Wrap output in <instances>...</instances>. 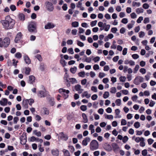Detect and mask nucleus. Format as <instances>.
I'll list each match as a JSON object with an SVG mask.
<instances>
[{"instance_id": "1", "label": "nucleus", "mask_w": 156, "mask_h": 156, "mask_svg": "<svg viewBox=\"0 0 156 156\" xmlns=\"http://www.w3.org/2000/svg\"><path fill=\"white\" fill-rule=\"evenodd\" d=\"M1 23L4 27L6 29H9L13 28L15 23V20L11 19L9 16L5 17V20H2Z\"/></svg>"}, {"instance_id": "2", "label": "nucleus", "mask_w": 156, "mask_h": 156, "mask_svg": "<svg viewBox=\"0 0 156 156\" xmlns=\"http://www.w3.org/2000/svg\"><path fill=\"white\" fill-rule=\"evenodd\" d=\"M29 31L31 33H36L37 32V23L36 22L32 21L29 23L28 26Z\"/></svg>"}, {"instance_id": "3", "label": "nucleus", "mask_w": 156, "mask_h": 156, "mask_svg": "<svg viewBox=\"0 0 156 156\" xmlns=\"http://www.w3.org/2000/svg\"><path fill=\"white\" fill-rule=\"evenodd\" d=\"M10 41V39L9 37H5L3 40L2 38H0V47L7 48L9 44Z\"/></svg>"}, {"instance_id": "4", "label": "nucleus", "mask_w": 156, "mask_h": 156, "mask_svg": "<svg viewBox=\"0 0 156 156\" xmlns=\"http://www.w3.org/2000/svg\"><path fill=\"white\" fill-rule=\"evenodd\" d=\"M59 92L61 95L58 94L57 97L60 98L63 97L64 99H66L68 97V90H66L63 88H60Z\"/></svg>"}, {"instance_id": "5", "label": "nucleus", "mask_w": 156, "mask_h": 156, "mask_svg": "<svg viewBox=\"0 0 156 156\" xmlns=\"http://www.w3.org/2000/svg\"><path fill=\"white\" fill-rule=\"evenodd\" d=\"M98 26L100 27V30L102 31L104 30L106 31L109 30L110 27V25L109 24H107L106 23H103L101 22H99L98 23Z\"/></svg>"}, {"instance_id": "6", "label": "nucleus", "mask_w": 156, "mask_h": 156, "mask_svg": "<svg viewBox=\"0 0 156 156\" xmlns=\"http://www.w3.org/2000/svg\"><path fill=\"white\" fill-rule=\"evenodd\" d=\"M99 144L98 141L95 140H93L90 144V148L92 151H94L98 148Z\"/></svg>"}, {"instance_id": "7", "label": "nucleus", "mask_w": 156, "mask_h": 156, "mask_svg": "<svg viewBox=\"0 0 156 156\" xmlns=\"http://www.w3.org/2000/svg\"><path fill=\"white\" fill-rule=\"evenodd\" d=\"M46 9L49 11H52L54 9V7L51 2L47 1L45 3Z\"/></svg>"}, {"instance_id": "8", "label": "nucleus", "mask_w": 156, "mask_h": 156, "mask_svg": "<svg viewBox=\"0 0 156 156\" xmlns=\"http://www.w3.org/2000/svg\"><path fill=\"white\" fill-rule=\"evenodd\" d=\"M144 81V78L140 76H138L136 77L134 80L133 83L136 85L139 84L140 83L143 82Z\"/></svg>"}, {"instance_id": "9", "label": "nucleus", "mask_w": 156, "mask_h": 156, "mask_svg": "<svg viewBox=\"0 0 156 156\" xmlns=\"http://www.w3.org/2000/svg\"><path fill=\"white\" fill-rule=\"evenodd\" d=\"M20 143L23 145H25L27 142V136L26 133H23L20 138Z\"/></svg>"}, {"instance_id": "10", "label": "nucleus", "mask_w": 156, "mask_h": 156, "mask_svg": "<svg viewBox=\"0 0 156 156\" xmlns=\"http://www.w3.org/2000/svg\"><path fill=\"white\" fill-rule=\"evenodd\" d=\"M47 99L51 106H53L55 105V102L54 101V98L51 97L50 95H48L47 96Z\"/></svg>"}, {"instance_id": "11", "label": "nucleus", "mask_w": 156, "mask_h": 156, "mask_svg": "<svg viewBox=\"0 0 156 156\" xmlns=\"http://www.w3.org/2000/svg\"><path fill=\"white\" fill-rule=\"evenodd\" d=\"M74 88L75 90L79 94L82 93L83 91V90L81 88V86L79 84L76 85Z\"/></svg>"}, {"instance_id": "12", "label": "nucleus", "mask_w": 156, "mask_h": 156, "mask_svg": "<svg viewBox=\"0 0 156 156\" xmlns=\"http://www.w3.org/2000/svg\"><path fill=\"white\" fill-rule=\"evenodd\" d=\"M64 72H66L64 77V81L65 82H66V85L67 86L68 85V74L67 72V69L66 68H64Z\"/></svg>"}, {"instance_id": "13", "label": "nucleus", "mask_w": 156, "mask_h": 156, "mask_svg": "<svg viewBox=\"0 0 156 156\" xmlns=\"http://www.w3.org/2000/svg\"><path fill=\"white\" fill-rule=\"evenodd\" d=\"M22 35V33L20 32H19L17 34L14 40L16 43H17L20 40Z\"/></svg>"}, {"instance_id": "14", "label": "nucleus", "mask_w": 156, "mask_h": 156, "mask_svg": "<svg viewBox=\"0 0 156 156\" xmlns=\"http://www.w3.org/2000/svg\"><path fill=\"white\" fill-rule=\"evenodd\" d=\"M58 136L60 138V139L64 140H66L68 139L67 136L63 132H61L59 133Z\"/></svg>"}, {"instance_id": "15", "label": "nucleus", "mask_w": 156, "mask_h": 156, "mask_svg": "<svg viewBox=\"0 0 156 156\" xmlns=\"http://www.w3.org/2000/svg\"><path fill=\"white\" fill-rule=\"evenodd\" d=\"M37 95L41 98H44L47 96L46 93L43 90H40L38 92Z\"/></svg>"}, {"instance_id": "16", "label": "nucleus", "mask_w": 156, "mask_h": 156, "mask_svg": "<svg viewBox=\"0 0 156 156\" xmlns=\"http://www.w3.org/2000/svg\"><path fill=\"white\" fill-rule=\"evenodd\" d=\"M90 138L89 137H86L82 141V144L83 146H87L88 142L90 141Z\"/></svg>"}, {"instance_id": "17", "label": "nucleus", "mask_w": 156, "mask_h": 156, "mask_svg": "<svg viewBox=\"0 0 156 156\" xmlns=\"http://www.w3.org/2000/svg\"><path fill=\"white\" fill-rule=\"evenodd\" d=\"M23 58L26 64L29 65L31 63V60L27 55L25 54L23 56Z\"/></svg>"}, {"instance_id": "18", "label": "nucleus", "mask_w": 156, "mask_h": 156, "mask_svg": "<svg viewBox=\"0 0 156 156\" xmlns=\"http://www.w3.org/2000/svg\"><path fill=\"white\" fill-rule=\"evenodd\" d=\"M63 55L62 54H61L60 55V57L61 58V59L60 61V62L62 66L63 67H64L67 64V62H66L65 61L64 59L63 58Z\"/></svg>"}, {"instance_id": "19", "label": "nucleus", "mask_w": 156, "mask_h": 156, "mask_svg": "<svg viewBox=\"0 0 156 156\" xmlns=\"http://www.w3.org/2000/svg\"><path fill=\"white\" fill-rule=\"evenodd\" d=\"M55 26V25L51 23H48L45 26L44 28L46 29H50L53 28Z\"/></svg>"}, {"instance_id": "20", "label": "nucleus", "mask_w": 156, "mask_h": 156, "mask_svg": "<svg viewBox=\"0 0 156 156\" xmlns=\"http://www.w3.org/2000/svg\"><path fill=\"white\" fill-rule=\"evenodd\" d=\"M35 78L33 75L30 76L29 77L28 83L30 84H33L35 82Z\"/></svg>"}, {"instance_id": "21", "label": "nucleus", "mask_w": 156, "mask_h": 156, "mask_svg": "<svg viewBox=\"0 0 156 156\" xmlns=\"http://www.w3.org/2000/svg\"><path fill=\"white\" fill-rule=\"evenodd\" d=\"M82 116L83 118V122L84 123H87L88 121V119L86 114L84 113H83L82 114Z\"/></svg>"}, {"instance_id": "22", "label": "nucleus", "mask_w": 156, "mask_h": 156, "mask_svg": "<svg viewBox=\"0 0 156 156\" xmlns=\"http://www.w3.org/2000/svg\"><path fill=\"white\" fill-rule=\"evenodd\" d=\"M8 100L6 98H2V100L0 101V104L1 105L5 106L7 105Z\"/></svg>"}, {"instance_id": "23", "label": "nucleus", "mask_w": 156, "mask_h": 156, "mask_svg": "<svg viewBox=\"0 0 156 156\" xmlns=\"http://www.w3.org/2000/svg\"><path fill=\"white\" fill-rule=\"evenodd\" d=\"M51 153L53 156H58L59 151L57 149H53L51 151Z\"/></svg>"}, {"instance_id": "24", "label": "nucleus", "mask_w": 156, "mask_h": 156, "mask_svg": "<svg viewBox=\"0 0 156 156\" xmlns=\"http://www.w3.org/2000/svg\"><path fill=\"white\" fill-rule=\"evenodd\" d=\"M41 113L44 115H48L49 114V110L46 108H43L41 110Z\"/></svg>"}, {"instance_id": "25", "label": "nucleus", "mask_w": 156, "mask_h": 156, "mask_svg": "<svg viewBox=\"0 0 156 156\" xmlns=\"http://www.w3.org/2000/svg\"><path fill=\"white\" fill-rule=\"evenodd\" d=\"M90 94H89L87 91L84 92L82 94V97H85L87 98H90Z\"/></svg>"}, {"instance_id": "26", "label": "nucleus", "mask_w": 156, "mask_h": 156, "mask_svg": "<svg viewBox=\"0 0 156 156\" xmlns=\"http://www.w3.org/2000/svg\"><path fill=\"white\" fill-rule=\"evenodd\" d=\"M18 17L19 20L23 21L25 20V16L23 13H20L18 16Z\"/></svg>"}, {"instance_id": "27", "label": "nucleus", "mask_w": 156, "mask_h": 156, "mask_svg": "<svg viewBox=\"0 0 156 156\" xmlns=\"http://www.w3.org/2000/svg\"><path fill=\"white\" fill-rule=\"evenodd\" d=\"M89 129L91 133V134H93L95 132L94 126L92 124H90L89 125Z\"/></svg>"}, {"instance_id": "28", "label": "nucleus", "mask_w": 156, "mask_h": 156, "mask_svg": "<svg viewBox=\"0 0 156 156\" xmlns=\"http://www.w3.org/2000/svg\"><path fill=\"white\" fill-rule=\"evenodd\" d=\"M120 112V111L119 109H116L115 110V113L116 115V116L115 117V118H120L121 116L119 115Z\"/></svg>"}, {"instance_id": "29", "label": "nucleus", "mask_w": 156, "mask_h": 156, "mask_svg": "<svg viewBox=\"0 0 156 156\" xmlns=\"http://www.w3.org/2000/svg\"><path fill=\"white\" fill-rule=\"evenodd\" d=\"M69 81L73 84L77 83L78 82L77 80L74 78H71L69 79Z\"/></svg>"}, {"instance_id": "30", "label": "nucleus", "mask_w": 156, "mask_h": 156, "mask_svg": "<svg viewBox=\"0 0 156 156\" xmlns=\"http://www.w3.org/2000/svg\"><path fill=\"white\" fill-rule=\"evenodd\" d=\"M136 12L137 14H140V13H143L144 10L141 8H138L136 9Z\"/></svg>"}, {"instance_id": "31", "label": "nucleus", "mask_w": 156, "mask_h": 156, "mask_svg": "<svg viewBox=\"0 0 156 156\" xmlns=\"http://www.w3.org/2000/svg\"><path fill=\"white\" fill-rule=\"evenodd\" d=\"M132 5L133 7H140L141 5V4L140 2H137L133 1L132 2Z\"/></svg>"}, {"instance_id": "32", "label": "nucleus", "mask_w": 156, "mask_h": 156, "mask_svg": "<svg viewBox=\"0 0 156 156\" xmlns=\"http://www.w3.org/2000/svg\"><path fill=\"white\" fill-rule=\"evenodd\" d=\"M135 21L133 20L131 21V23H129L127 25V27L129 29H130L132 28L135 23Z\"/></svg>"}, {"instance_id": "33", "label": "nucleus", "mask_w": 156, "mask_h": 156, "mask_svg": "<svg viewBox=\"0 0 156 156\" xmlns=\"http://www.w3.org/2000/svg\"><path fill=\"white\" fill-rule=\"evenodd\" d=\"M144 138L143 137H136L135 139V141L136 143H139L140 142L141 140H143Z\"/></svg>"}, {"instance_id": "34", "label": "nucleus", "mask_w": 156, "mask_h": 156, "mask_svg": "<svg viewBox=\"0 0 156 156\" xmlns=\"http://www.w3.org/2000/svg\"><path fill=\"white\" fill-rule=\"evenodd\" d=\"M25 73L27 75H28L30 74V72L31 71V69L30 68L28 67H25Z\"/></svg>"}, {"instance_id": "35", "label": "nucleus", "mask_w": 156, "mask_h": 156, "mask_svg": "<svg viewBox=\"0 0 156 156\" xmlns=\"http://www.w3.org/2000/svg\"><path fill=\"white\" fill-rule=\"evenodd\" d=\"M105 118L108 119H113V116L112 115H108L106 114H105Z\"/></svg>"}, {"instance_id": "36", "label": "nucleus", "mask_w": 156, "mask_h": 156, "mask_svg": "<svg viewBox=\"0 0 156 156\" xmlns=\"http://www.w3.org/2000/svg\"><path fill=\"white\" fill-rule=\"evenodd\" d=\"M83 60L87 62L90 63L91 61V58L90 57H87L85 56V58H83Z\"/></svg>"}, {"instance_id": "37", "label": "nucleus", "mask_w": 156, "mask_h": 156, "mask_svg": "<svg viewBox=\"0 0 156 156\" xmlns=\"http://www.w3.org/2000/svg\"><path fill=\"white\" fill-rule=\"evenodd\" d=\"M140 68V66L138 64L136 65L134 69L133 73H137V71L139 70Z\"/></svg>"}, {"instance_id": "38", "label": "nucleus", "mask_w": 156, "mask_h": 156, "mask_svg": "<svg viewBox=\"0 0 156 156\" xmlns=\"http://www.w3.org/2000/svg\"><path fill=\"white\" fill-rule=\"evenodd\" d=\"M76 67L74 66L73 67L71 68L70 70L71 72L73 74H74L76 72Z\"/></svg>"}, {"instance_id": "39", "label": "nucleus", "mask_w": 156, "mask_h": 156, "mask_svg": "<svg viewBox=\"0 0 156 156\" xmlns=\"http://www.w3.org/2000/svg\"><path fill=\"white\" fill-rule=\"evenodd\" d=\"M29 105H32V104L34 103V101L33 99L30 98L29 99H27Z\"/></svg>"}, {"instance_id": "40", "label": "nucleus", "mask_w": 156, "mask_h": 156, "mask_svg": "<svg viewBox=\"0 0 156 156\" xmlns=\"http://www.w3.org/2000/svg\"><path fill=\"white\" fill-rule=\"evenodd\" d=\"M109 96V93L108 91L105 92L103 94V98L105 99L108 98Z\"/></svg>"}, {"instance_id": "41", "label": "nucleus", "mask_w": 156, "mask_h": 156, "mask_svg": "<svg viewBox=\"0 0 156 156\" xmlns=\"http://www.w3.org/2000/svg\"><path fill=\"white\" fill-rule=\"evenodd\" d=\"M139 72L142 74H144L146 73V70L145 69L142 68L140 69Z\"/></svg>"}, {"instance_id": "42", "label": "nucleus", "mask_w": 156, "mask_h": 156, "mask_svg": "<svg viewBox=\"0 0 156 156\" xmlns=\"http://www.w3.org/2000/svg\"><path fill=\"white\" fill-rule=\"evenodd\" d=\"M35 57L40 61H41L42 60V58L40 55L37 54L35 56Z\"/></svg>"}, {"instance_id": "43", "label": "nucleus", "mask_w": 156, "mask_h": 156, "mask_svg": "<svg viewBox=\"0 0 156 156\" xmlns=\"http://www.w3.org/2000/svg\"><path fill=\"white\" fill-rule=\"evenodd\" d=\"M72 26L74 27H76L79 26V23L75 21L72 23Z\"/></svg>"}, {"instance_id": "44", "label": "nucleus", "mask_w": 156, "mask_h": 156, "mask_svg": "<svg viewBox=\"0 0 156 156\" xmlns=\"http://www.w3.org/2000/svg\"><path fill=\"white\" fill-rule=\"evenodd\" d=\"M116 92V89L115 87H112L110 89V92L112 94H115Z\"/></svg>"}, {"instance_id": "45", "label": "nucleus", "mask_w": 156, "mask_h": 156, "mask_svg": "<svg viewBox=\"0 0 156 156\" xmlns=\"http://www.w3.org/2000/svg\"><path fill=\"white\" fill-rule=\"evenodd\" d=\"M121 100L120 99H118L115 100V102L116 105L118 106H120L121 105Z\"/></svg>"}, {"instance_id": "46", "label": "nucleus", "mask_w": 156, "mask_h": 156, "mask_svg": "<svg viewBox=\"0 0 156 156\" xmlns=\"http://www.w3.org/2000/svg\"><path fill=\"white\" fill-rule=\"evenodd\" d=\"M135 127L136 129L139 128L140 126V124L138 122H136L134 124Z\"/></svg>"}, {"instance_id": "47", "label": "nucleus", "mask_w": 156, "mask_h": 156, "mask_svg": "<svg viewBox=\"0 0 156 156\" xmlns=\"http://www.w3.org/2000/svg\"><path fill=\"white\" fill-rule=\"evenodd\" d=\"M34 133L38 136H41V134L40 131L37 132V130H34Z\"/></svg>"}, {"instance_id": "48", "label": "nucleus", "mask_w": 156, "mask_h": 156, "mask_svg": "<svg viewBox=\"0 0 156 156\" xmlns=\"http://www.w3.org/2000/svg\"><path fill=\"white\" fill-rule=\"evenodd\" d=\"M128 139L129 138L128 137V136H125L123 137L122 140V142L125 143L128 141Z\"/></svg>"}, {"instance_id": "49", "label": "nucleus", "mask_w": 156, "mask_h": 156, "mask_svg": "<svg viewBox=\"0 0 156 156\" xmlns=\"http://www.w3.org/2000/svg\"><path fill=\"white\" fill-rule=\"evenodd\" d=\"M121 126H125L127 124V122L125 119H122L121 120Z\"/></svg>"}, {"instance_id": "50", "label": "nucleus", "mask_w": 156, "mask_h": 156, "mask_svg": "<svg viewBox=\"0 0 156 156\" xmlns=\"http://www.w3.org/2000/svg\"><path fill=\"white\" fill-rule=\"evenodd\" d=\"M15 57L17 58L20 59L22 57V54L19 52H17L15 54Z\"/></svg>"}, {"instance_id": "51", "label": "nucleus", "mask_w": 156, "mask_h": 156, "mask_svg": "<svg viewBox=\"0 0 156 156\" xmlns=\"http://www.w3.org/2000/svg\"><path fill=\"white\" fill-rule=\"evenodd\" d=\"M80 109L83 111H85L87 109V106L85 105H82L80 107Z\"/></svg>"}, {"instance_id": "52", "label": "nucleus", "mask_w": 156, "mask_h": 156, "mask_svg": "<svg viewBox=\"0 0 156 156\" xmlns=\"http://www.w3.org/2000/svg\"><path fill=\"white\" fill-rule=\"evenodd\" d=\"M142 154L143 156H146L147 154V150L146 149H144L142 151Z\"/></svg>"}, {"instance_id": "53", "label": "nucleus", "mask_w": 156, "mask_h": 156, "mask_svg": "<svg viewBox=\"0 0 156 156\" xmlns=\"http://www.w3.org/2000/svg\"><path fill=\"white\" fill-rule=\"evenodd\" d=\"M139 37L140 38H143L145 35V34L143 31H140L139 33Z\"/></svg>"}, {"instance_id": "54", "label": "nucleus", "mask_w": 156, "mask_h": 156, "mask_svg": "<svg viewBox=\"0 0 156 156\" xmlns=\"http://www.w3.org/2000/svg\"><path fill=\"white\" fill-rule=\"evenodd\" d=\"M130 16L132 19H135L137 17V15L134 12L132 13L130 15Z\"/></svg>"}, {"instance_id": "55", "label": "nucleus", "mask_w": 156, "mask_h": 156, "mask_svg": "<svg viewBox=\"0 0 156 156\" xmlns=\"http://www.w3.org/2000/svg\"><path fill=\"white\" fill-rule=\"evenodd\" d=\"M28 102L27 100H25V101L24 100L23 101V105L26 108H28Z\"/></svg>"}, {"instance_id": "56", "label": "nucleus", "mask_w": 156, "mask_h": 156, "mask_svg": "<svg viewBox=\"0 0 156 156\" xmlns=\"http://www.w3.org/2000/svg\"><path fill=\"white\" fill-rule=\"evenodd\" d=\"M77 44L78 46L80 47H82L84 46V44L83 42L78 40L77 41Z\"/></svg>"}, {"instance_id": "57", "label": "nucleus", "mask_w": 156, "mask_h": 156, "mask_svg": "<svg viewBox=\"0 0 156 156\" xmlns=\"http://www.w3.org/2000/svg\"><path fill=\"white\" fill-rule=\"evenodd\" d=\"M105 76H106L105 74L104 73L100 72L99 73V77L100 78H103V77H104Z\"/></svg>"}, {"instance_id": "58", "label": "nucleus", "mask_w": 156, "mask_h": 156, "mask_svg": "<svg viewBox=\"0 0 156 156\" xmlns=\"http://www.w3.org/2000/svg\"><path fill=\"white\" fill-rule=\"evenodd\" d=\"M126 77L124 76H121L119 77V79L120 81L122 82H125L126 80Z\"/></svg>"}, {"instance_id": "59", "label": "nucleus", "mask_w": 156, "mask_h": 156, "mask_svg": "<svg viewBox=\"0 0 156 156\" xmlns=\"http://www.w3.org/2000/svg\"><path fill=\"white\" fill-rule=\"evenodd\" d=\"M85 73L84 71H82L78 73V76L81 77H83L84 76Z\"/></svg>"}, {"instance_id": "60", "label": "nucleus", "mask_w": 156, "mask_h": 156, "mask_svg": "<svg viewBox=\"0 0 156 156\" xmlns=\"http://www.w3.org/2000/svg\"><path fill=\"white\" fill-rule=\"evenodd\" d=\"M138 98V97L137 95H135L133 96L131 98L132 100L133 101L136 102V100Z\"/></svg>"}, {"instance_id": "61", "label": "nucleus", "mask_w": 156, "mask_h": 156, "mask_svg": "<svg viewBox=\"0 0 156 156\" xmlns=\"http://www.w3.org/2000/svg\"><path fill=\"white\" fill-rule=\"evenodd\" d=\"M62 151L65 156H68V151L67 150L64 149L62 150Z\"/></svg>"}, {"instance_id": "62", "label": "nucleus", "mask_w": 156, "mask_h": 156, "mask_svg": "<svg viewBox=\"0 0 156 156\" xmlns=\"http://www.w3.org/2000/svg\"><path fill=\"white\" fill-rule=\"evenodd\" d=\"M117 30L116 27H112L111 29V32L114 34L115 33Z\"/></svg>"}, {"instance_id": "63", "label": "nucleus", "mask_w": 156, "mask_h": 156, "mask_svg": "<svg viewBox=\"0 0 156 156\" xmlns=\"http://www.w3.org/2000/svg\"><path fill=\"white\" fill-rule=\"evenodd\" d=\"M143 7L145 9H148L149 7V5L146 3H145L143 5Z\"/></svg>"}, {"instance_id": "64", "label": "nucleus", "mask_w": 156, "mask_h": 156, "mask_svg": "<svg viewBox=\"0 0 156 156\" xmlns=\"http://www.w3.org/2000/svg\"><path fill=\"white\" fill-rule=\"evenodd\" d=\"M155 104V102L152 100L150 101V103L149 104V106L151 107H153Z\"/></svg>"}]
</instances>
